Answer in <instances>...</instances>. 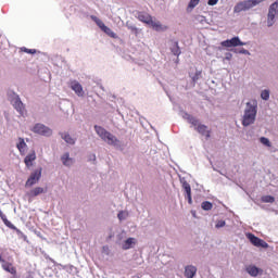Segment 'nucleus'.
Returning a JSON list of instances; mask_svg holds the SVG:
<instances>
[{"instance_id":"f257e3e1","label":"nucleus","mask_w":278,"mask_h":278,"mask_svg":"<svg viewBox=\"0 0 278 278\" xmlns=\"http://www.w3.org/2000/svg\"><path fill=\"white\" fill-rule=\"evenodd\" d=\"M135 18H138L140 23H143L154 31H166L168 26L162 25V22L153 21V16L144 11H135Z\"/></svg>"},{"instance_id":"f03ea898","label":"nucleus","mask_w":278,"mask_h":278,"mask_svg":"<svg viewBox=\"0 0 278 278\" xmlns=\"http://www.w3.org/2000/svg\"><path fill=\"white\" fill-rule=\"evenodd\" d=\"M256 118H257V100H252L247 102L241 125H243V127H250V125L255 124Z\"/></svg>"},{"instance_id":"7ed1b4c3","label":"nucleus","mask_w":278,"mask_h":278,"mask_svg":"<svg viewBox=\"0 0 278 278\" xmlns=\"http://www.w3.org/2000/svg\"><path fill=\"white\" fill-rule=\"evenodd\" d=\"M93 129L96 134L103 140V142H106L110 147H115V149H118L121 147V140L116 138L112 132L108 131L103 126L94 125Z\"/></svg>"},{"instance_id":"20e7f679","label":"nucleus","mask_w":278,"mask_h":278,"mask_svg":"<svg viewBox=\"0 0 278 278\" xmlns=\"http://www.w3.org/2000/svg\"><path fill=\"white\" fill-rule=\"evenodd\" d=\"M7 98L11 105H13L14 110L18 112L21 116H23L25 114V104L21 100V96L14 92V90L9 89L7 91Z\"/></svg>"},{"instance_id":"39448f33","label":"nucleus","mask_w":278,"mask_h":278,"mask_svg":"<svg viewBox=\"0 0 278 278\" xmlns=\"http://www.w3.org/2000/svg\"><path fill=\"white\" fill-rule=\"evenodd\" d=\"M266 0H243L238 2L233 7V13L240 14V12H249L252 8H255V5H260V3H264Z\"/></svg>"},{"instance_id":"423d86ee","label":"nucleus","mask_w":278,"mask_h":278,"mask_svg":"<svg viewBox=\"0 0 278 278\" xmlns=\"http://www.w3.org/2000/svg\"><path fill=\"white\" fill-rule=\"evenodd\" d=\"M90 18L93 21V23H96L99 29L103 31V34H106V36L110 38H114V40L118 38V35L108 27L105 23H103V21H101V18H99L97 15H90Z\"/></svg>"},{"instance_id":"0eeeda50","label":"nucleus","mask_w":278,"mask_h":278,"mask_svg":"<svg viewBox=\"0 0 278 278\" xmlns=\"http://www.w3.org/2000/svg\"><path fill=\"white\" fill-rule=\"evenodd\" d=\"M30 131H33V134H37L38 136H43L45 138H51V136H53V129L49 128V126L42 123H36Z\"/></svg>"},{"instance_id":"6e6552de","label":"nucleus","mask_w":278,"mask_h":278,"mask_svg":"<svg viewBox=\"0 0 278 278\" xmlns=\"http://www.w3.org/2000/svg\"><path fill=\"white\" fill-rule=\"evenodd\" d=\"M41 178H42V167H38L37 169L30 173L29 177L25 182V187L31 188L36 186V184H38V181H40Z\"/></svg>"},{"instance_id":"1a4fd4ad","label":"nucleus","mask_w":278,"mask_h":278,"mask_svg":"<svg viewBox=\"0 0 278 278\" xmlns=\"http://www.w3.org/2000/svg\"><path fill=\"white\" fill-rule=\"evenodd\" d=\"M245 45L247 42H243L238 36L220 42V47H225L226 49H236V47H244Z\"/></svg>"},{"instance_id":"9d476101","label":"nucleus","mask_w":278,"mask_h":278,"mask_svg":"<svg viewBox=\"0 0 278 278\" xmlns=\"http://www.w3.org/2000/svg\"><path fill=\"white\" fill-rule=\"evenodd\" d=\"M247 238L251 242V244H253V247H256L257 249H268L269 247L268 243L264 241V239H261L253 232H248Z\"/></svg>"},{"instance_id":"9b49d317","label":"nucleus","mask_w":278,"mask_h":278,"mask_svg":"<svg viewBox=\"0 0 278 278\" xmlns=\"http://www.w3.org/2000/svg\"><path fill=\"white\" fill-rule=\"evenodd\" d=\"M194 130L200 134V136H204L206 140H210L212 138V130L208 129L207 125L201 124L198 122V125L194 126Z\"/></svg>"},{"instance_id":"f8f14e48","label":"nucleus","mask_w":278,"mask_h":278,"mask_svg":"<svg viewBox=\"0 0 278 278\" xmlns=\"http://www.w3.org/2000/svg\"><path fill=\"white\" fill-rule=\"evenodd\" d=\"M169 51L172 55L179 58L181 55V47H179V40L177 39H169Z\"/></svg>"},{"instance_id":"ddd939ff","label":"nucleus","mask_w":278,"mask_h":278,"mask_svg":"<svg viewBox=\"0 0 278 278\" xmlns=\"http://www.w3.org/2000/svg\"><path fill=\"white\" fill-rule=\"evenodd\" d=\"M70 88L75 92L77 97H84L86 94L84 87L77 80H73Z\"/></svg>"},{"instance_id":"4468645a","label":"nucleus","mask_w":278,"mask_h":278,"mask_svg":"<svg viewBox=\"0 0 278 278\" xmlns=\"http://www.w3.org/2000/svg\"><path fill=\"white\" fill-rule=\"evenodd\" d=\"M138 240L136 238L129 237L122 243L123 251H129V249H134L136 247Z\"/></svg>"},{"instance_id":"2eb2a0df","label":"nucleus","mask_w":278,"mask_h":278,"mask_svg":"<svg viewBox=\"0 0 278 278\" xmlns=\"http://www.w3.org/2000/svg\"><path fill=\"white\" fill-rule=\"evenodd\" d=\"M182 118L189 123V125H192V127H197L199 125V118H197L193 115H190V113L182 111Z\"/></svg>"},{"instance_id":"dca6fc26","label":"nucleus","mask_w":278,"mask_h":278,"mask_svg":"<svg viewBox=\"0 0 278 278\" xmlns=\"http://www.w3.org/2000/svg\"><path fill=\"white\" fill-rule=\"evenodd\" d=\"M5 227H8L9 229H12L13 231L16 232V235L20 237V238H23V240H27V236L25 233H23V231H21V229H18L16 226H14V224H12V222H10V219H8L5 222Z\"/></svg>"},{"instance_id":"f3484780","label":"nucleus","mask_w":278,"mask_h":278,"mask_svg":"<svg viewBox=\"0 0 278 278\" xmlns=\"http://www.w3.org/2000/svg\"><path fill=\"white\" fill-rule=\"evenodd\" d=\"M34 162H36V151L33 150L25 156L24 164L27 168H30V166H34Z\"/></svg>"},{"instance_id":"a211bd4d","label":"nucleus","mask_w":278,"mask_h":278,"mask_svg":"<svg viewBox=\"0 0 278 278\" xmlns=\"http://www.w3.org/2000/svg\"><path fill=\"white\" fill-rule=\"evenodd\" d=\"M245 273H248L250 277H257L260 273H262V268L257 267L256 265H249L245 267Z\"/></svg>"},{"instance_id":"6ab92c4d","label":"nucleus","mask_w":278,"mask_h":278,"mask_svg":"<svg viewBox=\"0 0 278 278\" xmlns=\"http://www.w3.org/2000/svg\"><path fill=\"white\" fill-rule=\"evenodd\" d=\"M185 277L186 278L197 277V266H194V265L185 266Z\"/></svg>"},{"instance_id":"aec40b11","label":"nucleus","mask_w":278,"mask_h":278,"mask_svg":"<svg viewBox=\"0 0 278 278\" xmlns=\"http://www.w3.org/2000/svg\"><path fill=\"white\" fill-rule=\"evenodd\" d=\"M45 192H47V188L45 189L42 187H35L29 191L28 197H39V194H45Z\"/></svg>"},{"instance_id":"412c9836","label":"nucleus","mask_w":278,"mask_h":278,"mask_svg":"<svg viewBox=\"0 0 278 278\" xmlns=\"http://www.w3.org/2000/svg\"><path fill=\"white\" fill-rule=\"evenodd\" d=\"M16 149L20 151L21 155L25 153V149H27V143L25 142V138L20 137L18 142L16 143Z\"/></svg>"},{"instance_id":"4be33fe9","label":"nucleus","mask_w":278,"mask_h":278,"mask_svg":"<svg viewBox=\"0 0 278 278\" xmlns=\"http://www.w3.org/2000/svg\"><path fill=\"white\" fill-rule=\"evenodd\" d=\"M59 135L61 136L62 140H64V142H66V144H75V139H73V137H71V134L59 132Z\"/></svg>"},{"instance_id":"5701e85b","label":"nucleus","mask_w":278,"mask_h":278,"mask_svg":"<svg viewBox=\"0 0 278 278\" xmlns=\"http://www.w3.org/2000/svg\"><path fill=\"white\" fill-rule=\"evenodd\" d=\"M278 13H273V11H268L267 13V27H273L275 25V18Z\"/></svg>"},{"instance_id":"b1692460","label":"nucleus","mask_w":278,"mask_h":278,"mask_svg":"<svg viewBox=\"0 0 278 278\" xmlns=\"http://www.w3.org/2000/svg\"><path fill=\"white\" fill-rule=\"evenodd\" d=\"M126 27L129 29L130 34H134L135 36H138L140 34V29L136 27V24L131 22H126Z\"/></svg>"},{"instance_id":"393cba45","label":"nucleus","mask_w":278,"mask_h":278,"mask_svg":"<svg viewBox=\"0 0 278 278\" xmlns=\"http://www.w3.org/2000/svg\"><path fill=\"white\" fill-rule=\"evenodd\" d=\"M182 190H185V194H191L192 193V187L188 181H186V178L180 179Z\"/></svg>"},{"instance_id":"a878e982","label":"nucleus","mask_w":278,"mask_h":278,"mask_svg":"<svg viewBox=\"0 0 278 278\" xmlns=\"http://www.w3.org/2000/svg\"><path fill=\"white\" fill-rule=\"evenodd\" d=\"M2 268L5 273H10V275H16V267L12 266L11 263L2 264Z\"/></svg>"},{"instance_id":"bb28decb","label":"nucleus","mask_w":278,"mask_h":278,"mask_svg":"<svg viewBox=\"0 0 278 278\" xmlns=\"http://www.w3.org/2000/svg\"><path fill=\"white\" fill-rule=\"evenodd\" d=\"M200 2H201V0H190L187 5V12L188 13L192 12V10H194V8H197Z\"/></svg>"},{"instance_id":"cd10ccee","label":"nucleus","mask_w":278,"mask_h":278,"mask_svg":"<svg viewBox=\"0 0 278 278\" xmlns=\"http://www.w3.org/2000/svg\"><path fill=\"white\" fill-rule=\"evenodd\" d=\"M229 51H231L232 53H239L240 55H251V52L244 48H241V49H237V48H232V49H229Z\"/></svg>"},{"instance_id":"c85d7f7f","label":"nucleus","mask_w":278,"mask_h":278,"mask_svg":"<svg viewBox=\"0 0 278 278\" xmlns=\"http://www.w3.org/2000/svg\"><path fill=\"white\" fill-rule=\"evenodd\" d=\"M71 153L68 152H65L62 156H61V161H62V164L63 166H70L68 162H71Z\"/></svg>"},{"instance_id":"c756f323","label":"nucleus","mask_w":278,"mask_h":278,"mask_svg":"<svg viewBox=\"0 0 278 278\" xmlns=\"http://www.w3.org/2000/svg\"><path fill=\"white\" fill-rule=\"evenodd\" d=\"M214 207V204L211 201H203L201 203V208L204 210V212H210Z\"/></svg>"},{"instance_id":"7c9ffc66","label":"nucleus","mask_w":278,"mask_h":278,"mask_svg":"<svg viewBox=\"0 0 278 278\" xmlns=\"http://www.w3.org/2000/svg\"><path fill=\"white\" fill-rule=\"evenodd\" d=\"M261 203H275V197L274 195H262L261 197Z\"/></svg>"},{"instance_id":"2f4dec72","label":"nucleus","mask_w":278,"mask_h":278,"mask_svg":"<svg viewBox=\"0 0 278 278\" xmlns=\"http://www.w3.org/2000/svg\"><path fill=\"white\" fill-rule=\"evenodd\" d=\"M202 72L197 70L194 75H190L193 86H197V80L201 79Z\"/></svg>"},{"instance_id":"473e14b6","label":"nucleus","mask_w":278,"mask_h":278,"mask_svg":"<svg viewBox=\"0 0 278 278\" xmlns=\"http://www.w3.org/2000/svg\"><path fill=\"white\" fill-rule=\"evenodd\" d=\"M268 12H271L274 14H278V0H276L275 2H273L269 8H268Z\"/></svg>"},{"instance_id":"72a5a7b5","label":"nucleus","mask_w":278,"mask_h":278,"mask_svg":"<svg viewBox=\"0 0 278 278\" xmlns=\"http://www.w3.org/2000/svg\"><path fill=\"white\" fill-rule=\"evenodd\" d=\"M261 99L263 101H268V99H270V90L265 89L261 92Z\"/></svg>"},{"instance_id":"f704fd0d","label":"nucleus","mask_w":278,"mask_h":278,"mask_svg":"<svg viewBox=\"0 0 278 278\" xmlns=\"http://www.w3.org/2000/svg\"><path fill=\"white\" fill-rule=\"evenodd\" d=\"M260 142L264 147H273V143L270 142V139H268V137H261Z\"/></svg>"},{"instance_id":"c9c22d12","label":"nucleus","mask_w":278,"mask_h":278,"mask_svg":"<svg viewBox=\"0 0 278 278\" xmlns=\"http://www.w3.org/2000/svg\"><path fill=\"white\" fill-rule=\"evenodd\" d=\"M21 51L23 53H28L29 55H36V53H37L36 49H29V48H26V47H22Z\"/></svg>"},{"instance_id":"e433bc0d","label":"nucleus","mask_w":278,"mask_h":278,"mask_svg":"<svg viewBox=\"0 0 278 278\" xmlns=\"http://www.w3.org/2000/svg\"><path fill=\"white\" fill-rule=\"evenodd\" d=\"M225 225H227V222H225V219H219V220L216 222L215 228L216 229H223V227H225Z\"/></svg>"},{"instance_id":"4c0bfd02","label":"nucleus","mask_w":278,"mask_h":278,"mask_svg":"<svg viewBox=\"0 0 278 278\" xmlns=\"http://www.w3.org/2000/svg\"><path fill=\"white\" fill-rule=\"evenodd\" d=\"M117 218H118V220H126L127 219V214H125V211H119L117 213Z\"/></svg>"},{"instance_id":"58836bf2","label":"nucleus","mask_w":278,"mask_h":278,"mask_svg":"<svg viewBox=\"0 0 278 278\" xmlns=\"http://www.w3.org/2000/svg\"><path fill=\"white\" fill-rule=\"evenodd\" d=\"M231 58H233V54L231 52H226L224 61L226 60L227 62L231 61Z\"/></svg>"},{"instance_id":"ea45409f","label":"nucleus","mask_w":278,"mask_h":278,"mask_svg":"<svg viewBox=\"0 0 278 278\" xmlns=\"http://www.w3.org/2000/svg\"><path fill=\"white\" fill-rule=\"evenodd\" d=\"M88 162H97V154H94V153L89 154Z\"/></svg>"},{"instance_id":"a19ab883","label":"nucleus","mask_w":278,"mask_h":278,"mask_svg":"<svg viewBox=\"0 0 278 278\" xmlns=\"http://www.w3.org/2000/svg\"><path fill=\"white\" fill-rule=\"evenodd\" d=\"M185 197L187 198L189 205H192V193H186Z\"/></svg>"},{"instance_id":"79ce46f5","label":"nucleus","mask_w":278,"mask_h":278,"mask_svg":"<svg viewBox=\"0 0 278 278\" xmlns=\"http://www.w3.org/2000/svg\"><path fill=\"white\" fill-rule=\"evenodd\" d=\"M49 261L51 262V264H53L54 266H61V268H64L62 264L55 262V260L49 257Z\"/></svg>"},{"instance_id":"37998d69","label":"nucleus","mask_w":278,"mask_h":278,"mask_svg":"<svg viewBox=\"0 0 278 278\" xmlns=\"http://www.w3.org/2000/svg\"><path fill=\"white\" fill-rule=\"evenodd\" d=\"M218 3V0H207V5L214 7Z\"/></svg>"},{"instance_id":"c03bdc74","label":"nucleus","mask_w":278,"mask_h":278,"mask_svg":"<svg viewBox=\"0 0 278 278\" xmlns=\"http://www.w3.org/2000/svg\"><path fill=\"white\" fill-rule=\"evenodd\" d=\"M2 223H7L9 219H8V216L5 214H2V216H0Z\"/></svg>"},{"instance_id":"a18cd8bd","label":"nucleus","mask_w":278,"mask_h":278,"mask_svg":"<svg viewBox=\"0 0 278 278\" xmlns=\"http://www.w3.org/2000/svg\"><path fill=\"white\" fill-rule=\"evenodd\" d=\"M213 170H216L217 173H219V175H225V173H223V172L216 169V167H213Z\"/></svg>"},{"instance_id":"49530a36","label":"nucleus","mask_w":278,"mask_h":278,"mask_svg":"<svg viewBox=\"0 0 278 278\" xmlns=\"http://www.w3.org/2000/svg\"><path fill=\"white\" fill-rule=\"evenodd\" d=\"M0 262L5 263V260H3V256L0 254Z\"/></svg>"},{"instance_id":"de8ad7c7","label":"nucleus","mask_w":278,"mask_h":278,"mask_svg":"<svg viewBox=\"0 0 278 278\" xmlns=\"http://www.w3.org/2000/svg\"><path fill=\"white\" fill-rule=\"evenodd\" d=\"M175 64H179V56L175 60Z\"/></svg>"},{"instance_id":"09e8293b","label":"nucleus","mask_w":278,"mask_h":278,"mask_svg":"<svg viewBox=\"0 0 278 278\" xmlns=\"http://www.w3.org/2000/svg\"><path fill=\"white\" fill-rule=\"evenodd\" d=\"M26 278H34V276L29 274L28 276H26Z\"/></svg>"},{"instance_id":"8fccbe9b","label":"nucleus","mask_w":278,"mask_h":278,"mask_svg":"<svg viewBox=\"0 0 278 278\" xmlns=\"http://www.w3.org/2000/svg\"><path fill=\"white\" fill-rule=\"evenodd\" d=\"M111 99H116V96L115 94L111 96Z\"/></svg>"},{"instance_id":"3c124183","label":"nucleus","mask_w":278,"mask_h":278,"mask_svg":"<svg viewBox=\"0 0 278 278\" xmlns=\"http://www.w3.org/2000/svg\"><path fill=\"white\" fill-rule=\"evenodd\" d=\"M192 216L195 217V216H197V213H195V212H192Z\"/></svg>"},{"instance_id":"603ef678","label":"nucleus","mask_w":278,"mask_h":278,"mask_svg":"<svg viewBox=\"0 0 278 278\" xmlns=\"http://www.w3.org/2000/svg\"><path fill=\"white\" fill-rule=\"evenodd\" d=\"M3 215V211H1V208H0V216H2Z\"/></svg>"},{"instance_id":"864d4df0","label":"nucleus","mask_w":278,"mask_h":278,"mask_svg":"<svg viewBox=\"0 0 278 278\" xmlns=\"http://www.w3.org/2000/svg\"><path fill=\"white\" fill-rule=\"evenodd\" d=\"M101 90H105V88H103V86H101Z\"/></svg>"}]
</instances>
